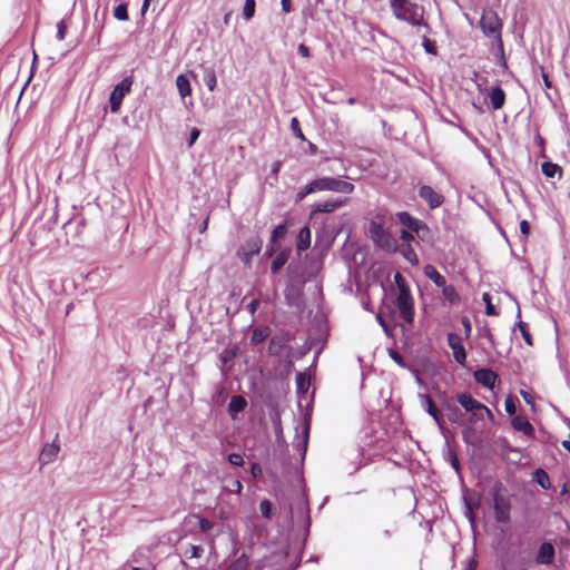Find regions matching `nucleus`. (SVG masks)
<instances>
[{"instance_id": "nucleus-48", "label": "nucleus", "mask_w": 570, "mask_h": 570, "mask_svg": "<svg viewBox=\"0 0 570 570\" xmlns=\"http://www.w3.org/2000/svg\"><path fill=\"white\" fill-rule=\"evenodd\" d=\"M400 237L405 243V245L410 244V242L414 239L413 235L406 232L405 229L401 232Z\"/></svg>"}, {"instance_id": "nucleus-60", "label": "nucleus", "mask_w": 570, "mask_h": 570, "mask_svg": "<svg viewBox=\"0 0 570 570\" xmlns=\"http://www.w3.org/2000/svg\"><path fill=\"white\" fill-rule=\"evenodd\" d=\"M464 328L470 332V324L469 321H464Z\"/></svg>"}, {"instance_id": "nucleus-10", "label": "nucleus", "mask_w": 570, "mask_h": 570, "mask_svg": "<svg viewBox=\"0 0 570 570\" xmlns=\"http://www.w3.org/2000/svg\"><path fill=\"white\" fill-rule=\"evenodd\" d=\"M419 196L426 202L430 208L434 209L442 205L444 198L441 194L435 191L431 186H421Z\"/></svg>"}, {"instance_id": "nucleus-27", "label": "nucleus", "mask_w": 570, "mask_h": 570, "mask_svg": "<svg viewBox=\"0 0 570 570\" xmlns=\"http://www.w3.org/2000/svg\"><path fill=\"white\" fill-rule=\"evenodd\" d=\"M287 257L288 256L286 253H281L279 255H277L271 264L272 272L276 273L281 267H283L287 261Z\"/></svg>"}, {"instance_id": "nucleus-33", "label": "nucleus", "mask_w": 570, "mask_h": 570, "mask_svg": "<svg viewBox=\"0 0 570 570\" xmlns=\"http://www.w3.org/2000/svg\"><path fill=\"white\" fill-rule=\"evenodd\" d=\"M202 552H203V548H202V547L190 544V546L187 548V550H186L185 554H186L187 557H189V558H198V557H200Z\"/></svg>"}, {"instance_id": "nucleus-46", "label": "nucleus", "mask_w": 570, "mask_h": 570, "mask_svg": "<svg viewBox=\"0 0 570 570\" xmlns=\"http://www.w3.org/2000/svg\"><path fill=\"white\" fill-rule=\"evenodd\" d=\"M520 394L522 396V399L524 400L525 403H528L529 405L533 406L534 405V402H533V396L530 392H527L524 390H521L520 391Z\"/></svg>"}, {"instance_id": "nucleus-11", "label": "nucleus", "mask_w": 570, "mask_h": 570, "mask_svg": "<svg viewBox=\"0 0 570 570\" xmlns=\"http://www.w3.org/2000/svg\"><path fill=\"white\" fill-rule=\"evenodd\" d=\"M475 381L488 389H493L498 380V375L488 368H481L474 372Z\"/></svg>"}, {"instance_id": "nucleus-53", "label": "nucleus", "mask_w": 570, "mask_h": 570, "mask_svg": "<svg viewBox=\"0 0 570 570\" xmlns=\"http://www.w3.org/2000/svg\"><path fill=\"white\" fill-rule=\"evenodd\" d=\"M210 527H212V524H210V522H209V521L204 520V519H202V520H200V528H202L203 530H208V529H210Z\"/></svg>"}, {"instance_id": "nucleus-61", "label": "nucleus", "mask_w": 570, "mask_h": 570, "mask_svg": "<svg viewBox=\"0 0 570 570\" xmlns=\"http://www.w3.org/2000/svg\"><path fill=\"white\" fill-rule=\"evenodd\" d=\"M347 102H348V105H354V104H355V98H350V99L347 100Z\"/></svg>"}, {"instance_id": "nucleus-15", "label": "nucleus", "mask_w": 570, "mask_h": 570, "mask_svg": "<svg viewBox=\"0 0 570 570\" xmlns=\"http://www.w3.org/2000/svg\"><path fill=\"white\" fill-rule=\"evenodd\" d=\"M59 450L60 448L56 443L46 444L40 453L41 464H48L52 462L57 458Z\"/></svg>"}, {"instance_id": "nucleus-44", "label": "nucleus", "mask_w": 570, "mask_h": 570, "mask_svg": "<svg viewBox=\"0 0 570 570\" xmlns=\"http://www.w3.org/2000/svg\"><path fill=\"white\" fill-rule=\"evenodd\" d=\"M66 37V24L65 21H59L57 24V38L63 40Z\"/></svg>"}, {"instance_id": "nucleus-18", "label": "nucleus", "mask_w": 570, "mask_h": 570, "mask_svg": "<svg viewBox=\"0 0 570 570\" xmlns=\"http://www.w3.org/2000/svg\"><path fill=\"white\" fill-rule=\"evenodd\" d=\"M490 102L493 109H500L503 107L505 101V94L500 87H494L489 94Z\"/></svg>"}, {"instance_id": "nucleus-47", "label": "nucleus", "mask_w": 570, "mask_h": 570, "mask_svg": "<svg viewBox=\"0 0 570 570\" xmlns=\"http://www.w3.org/2000/svg\"><path fill=\"white\" fill-rule=\"evenodd\" d=\"M520 230L522 235L527 237L530 233V224L527 220H521Z\"/></svg>"}, {"instance_id": "nucleus-6", "label": "nucleus", "mask_w": 570, "mask_h": 570, "mask_svg": "<svg viewBox=\"0 0 570 570\" xmlns=\"http://www.w3.org/2000/svg\"><path fill=\"white\" fill-rule=\"evenodd\" d=\"M396 305L402 318L406 323L412 324L414 320V301L406 284H399Z\"/></svg>"}, {"instance_id": "nucleus-4", "label": "nucleus", "mask_w": 570, "mask_h": 570, "mask_svg": "<svg viewBox=\"0 0 570 570\" xmlns=\"http://www.w3.org/2000/svg\"><path fill=\"white\" fill-rule=\"evenodd\" d=\"M480 27L487 37L501 43L502 22L495 11L484 10L480 19Z\"/></svg>"}, {"instance_id": "nucleus-19", "label": "nucleus", "mask_w": 570, "mask_h": 570, "mask_svg": "<svg viewBox=\"0 0 570 570\" xmlns=\"http://www.w3.org/2000/svg\"><path fill=\"white\" fill-rule=\"evenodd\" d=\"M423 273L438 287H442L446 284L444 276H442L433 265H426Z\"/></svg>"}, {"instance_id": "nucleus-38", "label": "nucleus", "mask_w": 570, "mask_h": 570, "mask_svg": "<svg viewBox=\"0 0 570 570\" xmlns=\"http://www.w3.org/2000/svg\"><path fill=\"white\" fill-rule=\"evenodd\" d=\"M537 474L539 475L538 483L542 488L547 489L549 487V478H548L547 473L543 470H538Z\"/></svg>"}, {"instance_id": "nucleus-29", "label": "nucleus", "mask_w": 570, "mask_h": 570, "mask_svg": "<svg viewBox=\"0 0 570 570\" xmlns=\"http://www.w3.org/2000/svg\"><path fill=\"white\" fill-rule=\"evenodd\" d=\"M114 17H115L117 20H120V21H126V20H128L127 6H126V4H118V6L114 9Z\"/></svg>"}, {"instance_id": "nucleus-49", "label": "nucleus", "mask_w": 570, "mask_h": 570, "mask_svg": "<svg viewBox=\"0 0 570 570\" xmlns=\"http://www.w3.org/2000/svg\"><path fill=\"white\" fill-rule=\"evenodd\" d=\"M298 52L299 55H302L304 58H309L311 56V52H309V48L307 46H305L304 43H301L298 46Z\"/></svg>"}, {"instance_id": "nucleus-16", "label": "nucleus", "mask_w": 570, "mask_h": 570, "mask_svg": "<svg viewBox=\"0 0 570 570\" xmlns=\"http://www.w3.org/2000/svg\"><path fill=\"white\" fill-rule=\"evenodd\" d=\"M247 405L246 400L242 395H234L228 404V413L235 419L238 413L243 412Z\"/></svg>"}, {"instance_id": "nucleus-23", "label": "nucleus", "mask_w": 570, "mask_h": 570, "mask_svg": "<svg viewBox=\"0 0 570 570\" xmlns=\"http://www.w3.org/2000/svg\"><path fill=\"white\" fill-rule=\"evenodd\" d=\"M204 82L209 91H214L217 85V78L214 69L207 68L204 75Z\"/></svg>"}, {"instance_id": "nucleus-12", "label": "nucleus", "mask_w": 570, "mask_h": 570, "mask_svg": "<svg viewBox=\"0 0 570 570\" xmlns=\"http://www.w3.org/2000/svg\"><path fill=\"white\" fill-rule=\"evenodd\" d=\"M554 560V548L550 542H543L535 556V562L539 564H551Z\"/></svg>"}, {"instance_id": "nucleus-45", "label": "nucleus", "mask_w": 570, "mask_h": 570, "mask_svg": "<svg viewBox=\"0 0 570 570\" xmlns=\"http://www.w3.org/2000/svg\"><path fill=\"white\" fill-rule=\"evenodd\" d=\"M200 135V130L197 129V128H193L191 131H190V135H189V140H188V146H193L194 142L198 139Z\"/></svg>"}, {"instance_id": "nucleus-52", "label": "nucleus", "mask_w": 570, "mask_h": 570, "mask_svg": "<svg viewBox=\"0 0 570 570\" xmlns=\"http://www.w3.org/2000/svg\"><path fill=\"white\" fill-rule=\"evenodd\" d=\"M264 338V334L262 332L255 331L253 334L254 342H261Z\"/></svg>"}, {"instance_id": "nucleus-1", "label": "nucleus", "mask_w": 570, "mask_h": 570, "mask_svg": "<svg viewBox=\"0 0 570 570\" xmlns=\"http://www.w3.org/2000/svg\"><path fill=\"white\" fill-rule=\"evenodd\" d=\"M390 7L393 16L401 21L417 28H424L430 31L429 24L424 19V8L413 0H390Z\"/></svg>"}, {"instance_id": "nucleus-54", "label": "nucleus", "mask_w": 570, "mask_h": 570, "mask_svg": "<svg viewBox=\"0 0 570 570\" xmlns=\"http://www.w3.org/2000/svg\"><path fill=\"white\" fill-rule=\"evenodd\" d=\"M150 1H151V0H144L142 7H141V14H145V13H146V11H147V10H148V8H149Z\"/></svg>"}, {"instance_id": "nucleus-40", "label": "nucleus", "mask_w": 570, "mask_h": 570, "mask_svg": "<svg viewBox=\"0 0 570 570\" xmlns=\"http://www.w3.org/2000/svg\"><path fill=\"white\" fill-rule=\"evenodd\" d=\"M247 562L243 559H238L233 562L226 570H246Z\"/></svg>"}, {"instance_id": "nucleus-37", "label": "nucleus", "mask_w": 570, "mask_h": 570, "mask_svg": "<svg viewBox=\"0 0 570 570\" xmlns=\"http://www.w3.org/2000/svg\"><path fill=\"white\" fill-rule=\"evenodd\" d=\"M311 188V183L307 184L302 190H299L296 195V202H302L307 195L315 193L314 189Z\"/></svg>"}, {"instance_id": "nucleus-59", "label": "nucleus", "mask_w": 570, "mask_h": 570, "mask_svg": "<svg viewBox=\"0 0 570 570\" xmlns=\"http://www.w3.org/2000/svg\"><path fill=\"white\" fill-rule=\"evenodd\" d=\"M257 470H259L258 465L256 463L253 464L252 472H253L254 475H256Z\"/></svg>"}, {"instance_id": "nucleus-26", "label": "nucleus", "mask_w": 570, "mask_h": 570, "mask_svg": "<svg viewBox=\"0 0 570 570\" xmlns=\"http://www.w3.org/2000/svg\"><path fill=\"white\" fill-rule=\"evenodd\" d=\"M541 169L542 173L549 178H553L557 174L561 173V168L557 164L550 161L543 163Z\"/></svg>"}, {"instance_id": "nucleus-57", "label": "nucleus", "mask_w": 570, "mask_h": 570, "mask_svg": "<svg viewBox=\"0 0 570 570\" xmlns=\"http://www.w3.org/2000/svg\"><path fill=\"white\" fill-rule=\"evenodd\" d=\"M377 321L380 322V324L382 325V327L384 328L385 332H387V326L385 324V322L383 321L382 316L381 315H377Z\"/></svg>"}, {"instance_id": "nucleus-13", "label": "nucleus", "mask_w": 570, "mask_h": 570, "mask_svg": "<svg viewBox=\"0 0 570 570\" xmlns=\"http://www.w3.org/2000/svg\"><path fill=\"white\" fill-rule=\"evenodd\" d=\"M346 203V199H327L313 206L312 215L315 213H332L341 208Z\"/></svg>"}, {"instance_id": "nucleus-35", "label": "nucleus", "mask_w": 570, "mask_h": 570, "mask_svg": "<svg viewBox=\"0 0 570 570\" xmlns=\"http://www.w3.org/2000/svg\"><path fill=\"white\" fill-rule=\"evenodd\" d=\"M422 45L426 52H429L431 55H436V49H435L434 42L431 41L426 36H423Z\"/></svg>"}, {"instance_id": "nucleus-41", "label": "nucleus", "mask_w": 570, "mask_h": 570, "mask_svg": "<svg viewBox=\"0 0 570 570\" xmlns=\"http://www.w3.org/2000/svg\"><path fill=\"white\" fill-rule=\"evenodd\" d=\"M504 407L508 414L513 415L515 413V404L511 396L505 399Z\"/></svg>"}, {"instance_id": "nucleus-5", "label": "nucleus", "mask_w": 570, "mask_h": 570, "mask_svg": "<svg viewBox=\"0 0 570 570\" xmlns=\"http://www.w3.org/2000/svg\"><path fill=\"white\" fill-rule=\"evenodd\" d=\"M368 232L373 242L381 248L394 252L397 248L396 240L387 233L381 223L372 220L370 223Z\"/></svg>"}, {"instance_id": "nucleus-42", "label": "nucleus", "mask_w": 570, "mask_h": 570, "mask_svg": "<svg viewBox=\"0 0 570 570\" xmlns=\"http://www.w3.org/2000/svg\"><path fill=\"white\" fill-rule=\"evenodd\" d=\"M483 301L485 302L487 304V314L488 315H495L497 312L494 309V306L491 304V299H490V295L489 294H483Z\"/></svg>"}, {"instance_id": "nucleus-34", "label": "nucleus", "mask_w": 570, "mask_h": 570, "mask_svg": "<svg viewBox=\"0 0 570 570\" xmlns=\"http://www.w3.org/2000/svg\"><path fill=\"white\" fill-rule=\"evenodd\" d=\"M261 512L264 518H271L272 515V503L267 500H264L259 504Z\"/></svg>"}, {"instance_id": "nucleus-43", "label": "nucleus", "mask_w": 570, "mask_h": 570, "mask_svg": "<svg viewBox=\"0 0 570 570\" xmlns=\"http://www.w3.org/2000/svg\"><path fill=\"white\" fill-rule=\"evenodd\" d=\"M389 354H390L391 358H392V360H393L397 365H400L401 367H404V366H405V364H404V361H403L402 356H401L397 352H395L394 350H390V351H389Z\"/></svg>"}, {"instance_id": "nucleus-51", "label": "nucleus", "mask_w": 570, "mask_h": 570, "mask_svg": "<svg viewBox=\"0 0 570 570\" xmlns=\"http://www.w3.org/2000/svg\"><path fill=\"white\" fill-rule=\"evenodd\" d=\"M259 305V302L257 299H253L249 304H248V309L250 313H255V311L257 309Z\"/></svg>"}, {"instance_id": "nucleus-56", "label": "nucleus", "mask_w": 570, "mask_h": 570, "mask_svg": "<svg viewBox=\"0 0 570 570\" xmlns=\"http://www.w3.org/2000/svg\"><path fill=\"white\" fill-rule=\"evenodd\" d=\"M394 279H395V283L399 285V284H405L403 277L401 276V274L396 273L395 276H394Z\"/></svg>"}, {"instance_id": "nucleus-9", "label": "nucleus", "mask_w": 570, "mask_h": 570, "mask_svg": "<svg viewBox=\"0 0 570 570\" xmlns=\"http://www.w3.org/2000/svg\"><path fill=\"white\" fill-rule=\"evenodd\" d=\"M448 344L453 352L454 360L460 364L464 365L466 360L465 348L462 344V338L454 333L448 334Z\"/></svg>"}, {"instance_id": "nucleus-25", "label": "nucleus", "mask_w": 570, "mask_h": 570, "mask_svg": "<svg viewBox=\"0 0 570 570\" xmlns=\"http://www.w3.org/2000/svg\"><path fill=\"white\" fill-rule=\"evenodd\" d=\"M401 254L412 265L419 264L417 255L415 254L414 249L410 246V244L402 246Z\"/></svg>"}, {"instance_id": "nucleus-58", "label": "nucleus", "mask_w": 570, "mask_h": 570, "mask_svg": "<svg viewBox=\"0 0 570 570\" xmlns=\"http://www.w3.org/2000/svg\"><path fill=\"white\" fill-rule=\"evenodd\" d=\"M279 167H281V164H279V163H274L273 168H272V171H273L274 174H277V173H278V170H279Z\"/></svg>"}, {"instance_id": "nucleus-3", "label": "nucleus", "mask_w": 570, "mask_h": 570, "mask_svg": "<svg viewBox=\"0 0 570 570\" xmlns=\"http://www.w3.org/2000/svg\"><path fill=\"white\" fill-rule=\"evenodd\" d=\"M315 193L318 191H334L342 194H352L354 191V185L334 177H318L311 181V188Z\"/></svg>"}, {"instance_id": "nucleus-36", "label": "nucleus", "mask_w": 570, "mask_h": 570, "mask_svg": "<svg viewBox=\"0 0 570 570\" xmlns=\"http://www.w3.org/2000/svg\"><path fill=\"white\" fill-rule=\"evenodd\" d=\"M518 326L520 328V332H521L522 337L524 338L525 343L528 345H532V338H531L530 333L527 330V324L523 322H520Z\"/></svg>"}, {"instance_id": "nucleus-14", "label": "nucleus", "mask_w": 570, "mask_h": 570, "mask_svg": "<svg viewBox=\"0 0 570 570\" xmlns=\"http://www.w3.org/2000/svg\"><path fill=\"white\" fill-rule=\"evenodd\" d=\"M397 217H399V220L404 226H406L407 228H410L411 230H413V232H415L417 234H420L421 230L426 229V226L422 222L415 219L414 217H412L406 212L399 213Z\"/></svg>"}, {"instance_id": "nucleus-24", "label": "nucleus", "mask_w": 570, "mask_h": 570, "mask_svg": "<svg viewBox=\"0 0 570 570\" xmlns=\"http://www.w3.org/2000/svg\"><path fill=\"white\" fill-rule=\"evenodd\" d=\"M443 288V296L445 297L446 301H449L451 304H456L459 303L460 301V296L459 294L456 293V289L454 288V286L452 285H444L442 286Z\"/></svg>"}, {"instance_id": "nucleus-30", "label": "nucleus", "mask_w": 570, "mask_h": 570, "mask_svg": "<svg viewBox=\"0 0 570 570\" xmlns=\"http://www.w3.org/2000/svg\"><path fill=\"white\" fill-rule=\"evenodd\" d=\"M285 234H286L285 225L276 226L272 233L271 242L273 244L277 243V240L281 239L282 237H284Z\"/></svg>"}, {"instance_id": "nucleus-7", "label": "nucleus", "mask_w": 570, "mask_h": 570, "mask_svg": "<svg viewBox=\"0 0 570 570\" xmlns=\"http://www.w3.org/2000/svg\"><path fill=\"white\" fill-rule=\"evenodd\" d=\"M494 518L499 523L510 521L511 500L510 497L497 490L493 494Z\"/></svg>"}, {"instance_id": "nucleus-22", "label": "nucleus", "mask_w": 570, "mask_h": 570, "mask_svg": "<svg viewBox=\"0 0 570 570\" xmlns=\"http://www.w3.org/2000/svg\"><path fill=\"white\" fill-rule=\"evenodd\" d=\"M422 405L425 411L434 419V421L440 424V415L436 410L432 399L429 395H422Z\"/></svg>"}, {"instance_id": "nucleus-31", "label": "nucleus", "mask_w": 570, "mask_h": 570, "mask_svg": "<svg viewBox=\"0 0 570 570\" xmlns=\"http://www.w3.org/2000/svg\"><path fill=\"white\" fill-rule=\"evenodd\" d=\"M291 128L293 130V132L296 135L297 138H299L301 140H304L305 139V136L301 129V125H299V121L297 118H292L291 120Z\"/></svg>"}, {"instance_id": "nucleus-63", "label": "nucleus", "mask_w": 570, "mask_h": 570, "mask_svg": "<svg viewBox=\"0 0 570 570\" xmlns=\"http://www.w3.org/2000/svg\"><path fill=\"white\" fill-rule=\"evenodd\" d=\"M131 570H140V569L135 567V568H131Z\"/></svg>"}, {"instance_id": "nucleus-21", "label": "nucleus", "mask_w": 570, "mask_h": 570, "mask_svg": "<svg viewBox=\"0 0 570 570\" xmlns=\"http://www.w3.org/2000/svg\"><path fill=\"white\" fill-rule=\"evenodd\" d=\"M311 245V229L308 227H303L297 236V250L302 252L309 247Z\"/></svg>"}, {"instance_id": "nucleus-20", "label": "nucleus", "mask_w": 570, "mask_h": 570, "mask_svg": "<svg viewBox=\"0 0 570 570\" xmlns=\"http://www.w3.org/2000/svg\"><path fill=\"white\" fill-rule=\"evenodd\" d=\"M176 86L179 92V96L185 99L186 97L191 95V87L189 79L185 75H179L176 78Z\"/></svg>"}, {"instance_id": "nucleus-28", "label": "nucleus", "mask_w": 570, "mask_h": 570, "mask_svg": "<svg viewBox=\"0 0 570 570\" xmlns=\"http://www.w3.org/2000/svg\"><path fill=\"white\" fill-rule=\"evenodd\" d=\"M255 13V0H245L243 16L246 20H250Z\"/></svg>"}, {"instance_id": "nucleus-39", "label": "nucleus", "mask_w": 570, "mask_h": 570, "mask_svg": "<svg viewBox=\"0 0 570 570\" xmlns=\"http://www.w3.org/2000/svg\"><path fill=\"white\" fill-rule=\"evenodd\" d=\"M228 461L235 466H240L244 463L243 456L238 453H232L228 455Z\"/></svg>"}, {"instance_id": "nucleus-55", "label": "nucleus", "mask_w": 570, "mask_h": 570, "mask_svg": "<svg viewBox=\"0 0 570 570\" xmlns=\"http://www.w3.org/2000/svg\"><path fill=\"white\" fill-rule=\"evenodd\" d=\"M234 487H235V491H236L237 493H239V492L242 491V489H243V485H242V483H240V481H239V480H235V481H234Z\"/></svg>"}, {"instance_id": "nucleus-17", "label": "nucleus", "mask_w": 570, "mask_h": 570, "mask_svg": "<svg viewBox=\"0 0 570 570\" xmlns=\"http://www.w3.org/2000/svg\"><path fill=\"white\" fill-rule=\"evenodd\" d=\"M511 424L517 431H521L528 436L533 435L534 429H533L532 424L525 417L520 416V415L515 416L512 419Z\"/></svg>"}, {"instance_id": "nucleus-8", "label": "nucleus", "mask_w": 570, "mask_h": 570, "mask_svg": "<svg viewBox=\"0 0 570 570\" xmlns=\"http://www.w3.org/2000/svg\"><path fill=\"white\" fill-rule=\"evenodd\" d=\"M132 86V78H124L111 91L109 97L110 110L117 114L120 109L124 97L130 92Z\"/></svg>"}, {"instance_id": "nucleus-32", "label": "nucleus", "mask_w": 570, "mask_h": 570, "mask_svg": "<svg viewBox=\"0 0 570 570\" xmlns=\"http://www.w3.org/2000/svg\"><path fill=\"white\" fill-rule=\"evenodd\" d=\"M296 383H297V390L302 393L306 392L307 387H308V379L303 375V374H298L297 377H296Z\"/></svg>"}, {"instance_id": "nucleus-62", "label": "nucleus", "mask_w": 570, "mask_h": 570, "mask_svg": "<svg viewBox=\"0 0 570 570\" xmlns=\"http://www.w3.org/2000/svg\"><path fill=\"white\" fill-rule=\"evenodd\" d=\"M453 466H454L456 470L459 469L456 460H454V461H453Z\"/></svg>"}, {"instance_id": "nucleus-2", "label": "nucleus", "mask_w": 570, "mask_h": 570, "mask_svg": "<svg viewBox=\"0 0 570 570\" xmlns=\"http://www.w3.org/2000/svg\"><path fill=\"white\" fill-rule=\"evenodd\" d=\"M459 404L469 413L468 423L471 426L483 428L484 420L488 417L491 422L494 421V416L490 409L472 397L468 393L458 395Z\"/></svg>"}, {"instance_id": "nucleus-50", "label": "nucleus", "mask_w": 570, "mask_h": 570, "mask_svg": "<svg viewBox=\"0 0 570 570\" xmlns=\"http://www.w3.org/2000/svg\"><path fill=\"white\" fill-rule=\"evenodd\" d=\"M281 3H282V9L284 12H286V13L291 12V10H292L291 0H282Z\"/></svg>"}]
</instances>
